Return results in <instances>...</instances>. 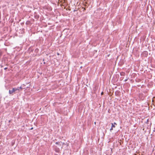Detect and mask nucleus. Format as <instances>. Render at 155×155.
I'll use <instances>...</instances> for the list:
<instances>
[{
  "label": "nucleus",
  "mask_w": 155,
  "mask_h": 155,
  "mask_svg": "<svg viewBox=\"0 0 155 155\" xmlns=\"http://www.w3.org/2000/svg\"><path fill=\"white\" fill-rule=\"evenodd\" d=\"M16 91H15V88H13L12 90H9V93L10 94L13 95V93H15Z\"/></svg>",
  "instance_id": "nucleus-1"
},
{
  "label": "nucleus",
  "mask_w": 155,
  "mask_h": 155,
  "mask_svg": "<svg viewBox=\"0 0 155 155\" xmlns=\"http://www.w3.org/2000/svg\"><path fill=\"white\" fill-rule=\"evenodd\" d=\"M33 127H32V128H31V130H32V129H33Z\"/></svg>",
  "instance_id": "nucleus-13"
},
{
  "label": "nucleus",
  "mask_w": 155,
  "mask_h": 155,
  "mask_svg": "<svg viewBox=\"0 0 155 155\" xmlns=\"http://www.w3.org/2000/svg\"><path fill=\"white\" fill-rule=\"evenodd\" d=\"M94 124H96V122H94Z\"/></svg>",
  "instance_id": "nucleus-15"
},
{
  "label": "nucleus",
  "mask_w": 155,
  "mask_h": 155,
  "mask_svg": "<svg viewBox=\"0 0 155 155\" xmlns=\"http://www.w3.org/2000/svg\"><path fill=\"white\" fill-rule=\"evenodd\" d=\"M7 69V68H5V69Z\"/></svg>",
  "instance_id": "nucleus-14"
},
{
  "label": "nucleus",
  "mask_w": 155,
  "mask_h": 155,
  "mask_svg": "<svg viewBox=\"0 0 155 155\" xmlns=\"http://www.w3.org/2000/svg\"><path fill=\"white\" fill-rule=\"evenodd\" d=\"M55 151L57 152H58L59 151V149L58 148H56L55 149Z\"/></svg>",
  "instance_id": "nucleus-2"
},
{
  "label": "nucleus",
  "mask_w": 155,
  "mask_h": 155,
  "mask_svg": "<svg viewBox=\"0 0 155 155\" xmlns=\"http://www.w3.org/2000/svg\"><path fill=\"white\" fill-rule=\"evenodd\" d=\"M18 87V88H19V89H23V88L21 86L20 87Z\"/></svg>",
  "instance_id": "nucleus-6"
},
{
  "label": "nucleus",
  "mask_w": 155,
  "mask_h": 155,
  "mask_svg": "<svg viewBox=\"0 0 155 155\" xmlns=\"http://www.w3.org/2000/svg\"><path fill=\"white\" fill-rule=\"evenodd\" d=\"M103 94V92H102L101 93V94Z\"/></svg>",
  "instance_id": "nucleus-10"
},
{
  "label": "nucleus",
  "mask_w": 155,
  "mask_h": 155,
  "mask_svg": "<svg viewBox=\"0 0 155 155\" xmlns=\"http://www.w3.org/2000/svg\"><path fill=\"white\" fill-rule=\"evenodd\" d=\"M82 68V66H81V67H80V68Z\"/></svg>",
  "instance_id": "nucleus-12"
},
{
  "label": "nucleus",
  "mask_w": 155,
  "mask_h": 155,
  "mask_svg": "<svg viewBox=\"0 0 155 155\" xmlns=\"http://www.w3.org/2000/svg\"><path fill=\"white\" fill-rule=\"evenodd\" d=\"M113 130V128L112 127H111V128L110 129V131H111Z\"/></svg>",
  "instance_id": "nucleus-7"
},
{
  "label": "nucleus",
  "mask_w": 155,
  "mask_h": 155,
  "mask_svg": "<svg viewBox=\"0 0 155 155\" xmlns=\"http://www.w3.org/2000/svg\"><path fill=\"white\" fill-rule=\"evenodd\" d=\"M19 88L18 87H17V88H15V91H19Z\"/></svg>",
  "instance_id": "nucleus-5"
},
{
  "label": "nucleus",
  "mask_w": 155,
  "mask_h": 155,
  "mask_svg": "<svg viewBox=\"0 0 155 155\" xmlns=\"http://www.w3.org/2000/svg\"><path fill=\"white\" fill-rule=\"evenodd\" d=\"M128 79V78H127V79H125V80L124 81H125V82Z\"/></svg>",
  "instance_id": "nucleus-8"
},
{
  "label": "nucleus",
  "mask_w": 155,
  "mask_h": 155,
  "mask_svg": "<svg viewBox=\"0 0 155 155\" xmlns=\"http://www.w3.org/2000/svg\"><path fill=\"white\" fill-rule=\"evenodd\" d=\"M114 124H117L115 122L114 123Z\"/></svg>",
  "instance_id": "nucleus-11"
},
{
  "label": "nucleus",
  "mask_w": 155,
  "mask_h": 155,
  "mask_svg": "<svg viewBox=\"0 0 155 155\" xmlns=\"http://www.w3.org/2000/svg\"><path fill=\"white\" fill-rule=\"evenodd\" d=\"M111 124H112V126H111V127H115V125H114V124L113 123H112Z\"/></svg>",
  "instance_id": "nucleus-4"
},
{
  "label": "nucleus",
  "mask_w": 155,
  "mask_h": 155,
  "mask_svg": "<svg viewBox=\"0 0 155 155\" xmlns=\"http://www.w3.org/2000/svg\"><path fill=\"white\" fill-rule=\"evenodd\" d=\"M55 144H58V145H61V143L60 142H56L55 143Z\"/></svg>",
  "instance_id": "nucleus-3"
},
{
  "label": "nucleus",
  "mask_w": 155,
  "mask_h": 155,
  "mask_svg": "<svg viewBox=\"0 0 155 155\" xmlns=\"http://www.w3.org/2000/svg\"><path fill=\"white\" fill-rule=\"evenodd\" d=\"M61 143H62V145H64V143H62V142H61Z\"/></svg>",
  "instance_id": "nucleus-9"
}]
</instances>
